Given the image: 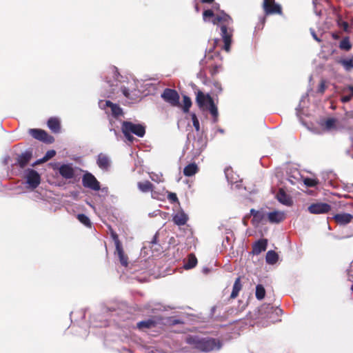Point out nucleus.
Wrapping results in <instances>:
<instances>
[{"label":"nucleus","instance_id":"b1692460","mask_svg":"<svg viewBox=\"0 0 353 353\" xmlns=\"http://www.w3.org/2000/svg\"><path fill=\"white\" fill-rule=\"evenodd\" d=\"M32 157V154L30 152H25L20 155L17 159V163L19 166L23 168H24L28 163L30 161Z\"/></svg>","mask_w":353,"mask_h":353},{"label":"nucleus","instance_id":"473e14b6","mask_svg":"<svg viewBox=\"0 0 353 353\" xmlns=\"http://www.w3.org/2000/svg\"><path fill=\"white\" fill-rule=\"evenodd\" d=\"M265 291L264 288L261 285H258L256 288V297L259 300H261L264 298Z\"/></svg>","mask_w":353,"mask_h":353},{"label":"nucleus","instance_id":"20e7f679","mask_svg":"<svg viewBox=\"0 0 353 353\" xmlns=\"http://www.w3.org/2000/svg\"><path fill=\"white\" fill-rule=\"evenodd\" d=\"M121 130L125 137L130 142H132L134 140L132 134L139 137H143L145 133V129L143 125L134 123L130 121H123L122 123Z\"/></svg>","mask_w":353,"mask_h":353},{"label":"nucleus","instance_id":"4be33fe9","mask_svg":"<svg viewBox=\"0 0 353 353\" xmlns=\"http://www.w3.org/2000/svg\"><path fill=\"white\" fill-rule=\"evenodd\" d=\"M48 126L53 132L57 133L60 131V121L57 118L49 119Z\"/></svg>","mask_w":353,"mask_h":353},{"label":"nucleus","instance_id":"aec40b11","mask_svg":"<svg viewBox=\"0 0 353 353\" xmlns=\"http://www.w3.org/2000/svg\"><path fill=\"white\" fill-rule=\"evenodd\" d=\"M267 247V241L265 239L259 240L253 245L252 252L254 254H259L265 251Z\"/></svg>","mask_w":353,"mask_h":353},{"label":"nucleus","instance_id":"72a5a7b5","mask_svg":"<svg viewBox=\"0 0 353 353\" xmlns=\"http://www.w3.org/2000/svg\"><path fill=\"white\" fill-rule=\"evenodd\" d=\"M341 63L347 71H350L353 68V59H347L341 61Z\"/></svg>","mask_w":353,"mask_h":353},{"label":"nucleus","instance_id":"c03bdc74","mask_svg":"<svg viewBox=\"0 0 353 353\" xmlns=\"http://www.w3.org/2000/svg\"><path fill=\"white\" fill-rule=\"evenodd\" d=\"M230 172H232V170H230V169H227V170H225V176H226V177H227L228 180L230 183H236V182H237V181H236V180H234V179H230L229 175H230Z\"/></svg>","mask_w":353,"mask_h":353},{"label":"nucleus","instance_id":"f704fd0d","mask_svg":"<svg viewBox=\"0 0 353 353\" xmlns=\"http://www.w3.org/2000/svg\"><path fill=\"white\" fill-rule=\"evenodd\" d=\"M77 219L85 226L90 227L91 225L90 220L86 215L83 214H79L77 215Z\"/></svg>","mask_w":353,"mask_h":353},{"label":"nucleus","instance_id":"a18cd8bd","mask_svg":"<svg viewBox=\"0 0 353 353\" xmlns=\"http://www.w3.org/2000/svg\"><path fill=\"white\" fill-rule=\"evenodd\" d=\"M351 99H352V97H351V96H350V95L343 96V97L341 98V101H342L343 103H347V102L350 101Z\"/></svg>","mask_w":353,"mask_h":353},{"label":"nucleus","instance_id":"dca6fc26","mask_svg":"<svg viewBox=\"0 0 353 353\" xmlns=\"http://www.w3.org/2000/svg\"><path fill=\"white\" fill-rule=\"evenodd\" d=\"M196 102L201 108L206 107L213 100L210 95H205L203 92H199L196 94Z\"/></svg>","mask_w":353,"mask_h":353},{"label":"nucleus","instance_id":"ddd939ff","mask_svg":"<svg viewBox=\"0 0 353 353\" xmlns=\"http://www.w3.org/2000/svg\"><path fill=\"white\" fill-rule=\"evenodd\" d=\"M330 210V206L327 203H314L308 208V210L312 214H322L327 212Z\"/></svg>","mask_w":353,"mask_h":353},{"label":"nucleus","instance_id":"7c9ffc66","mask_svg":"<svg viewBox=\"0 0 353 353\" xmlns=\"http://www.w3.org/2000/svg\"><path fill=\"white\" fill-rule=\"evenodd\" d=\"M139 189L143 192H148L152 190L153 185L150 181L139 182Z\"/></svg>","mask_w":353,"mask_h":353},{"label":"nucleus","instance_id":"c756f323","mask_svg":"<svg viewBox=\"0 0 353 353\" xmlns=\"http://www.w3.org/2000/svg\"><path fill=\"white\" fill-rule=\"evenodd\" d=\"M205 108H207L208 109L210 114L213 117L214 122H216L219 113H218V109H217L216 106L215 105L214 101L212 100L211 101V103H208V105L206 106Z\"/></svg>","mask_w":353,"mask_h":353},{"label":"nucleus","instance_id":"412c9836","mask_svg":"<svg viewBox=\"0 0 353 353\" xmlns=\"http://www.w3.org/2000/svg\"><path fill=\"white\" fill-rule=\"evenodd\" d=\"M276 199L280 203L284 205H291L292 201L290 197L282 189H280L276 194Z\"/></svg>","mask_w":353,"mask_h":353},{"label":"nucleus","instance_id":"423d86ee","mask_svg":"<svg viewBox=\"0 0 353 353\" xmlns=\"http://www.w3.org/2000/svg\"><path fill=\"white\" fill-rule=\"evenodd\" d=\"M161 97L172 106H176L179 103V95L174 90L165 89L162 93Z\"/></svg>","mask_w":353,"mask_h":353},{"label":"nucleus","instance_id":"603ef678","mask_svg":"<svg viewBox=\"0 0 353 353\" xmlns=\"http://www.w3.org/2000/svg\"><path fill=\"white\" fill-rule=\"evenodd\" d=\"M214 0H202V1L203 3H211Z\"/></svg>","mask_w":353,"mask_h":353},{"label":"nucleus","instance_id":"a211bd4d","mask_svg":"<svg viewBox=\"0 0 353 353\" xmlns=\"http://www.w3.org/2000/svg\"><path fill=\"white\" fill-rule=\"evenodd\" d=\"M30 134L37 140L48 141V135L44 130L39 129H30Z\"/></svg>","mask_w":353,"mask_h":353},{"label":"nucleus","instance_id":"5701e85b","mask_svg":"<svg viewBox=\"0 0 353 353\" xmlns=\"http://www.w3.org/2000/svg\"><path fill=\"white\" fill-rule=\"evenodd\" d=\"M193 150H194V155H199L201 151L205 147V142L203 140V139H199L196 141H194L193 144Z\"/></svg>","mask_w":353,"mask_h":353},{"label":"nucleus","instance_id":"6ab92c4d","mask_svg":"<svg viewBox=\"0 0 353 353\" xmlns=\"http://www.w3.org/2000/svg\"><path fill=\"white\" fill-rule=\"evenodd\" d=\"M188 219L187 214L183 210H179L174 214L173 221L177 225H183L186 223Z\"/></svg>","mask_w":353,"mask_h":353},{"label":"nucleus","instance_id":"1a4fd4ad","mask_svg":"<svg viewBox=\"0 0 353 353\" xmlns=\"http://www.w3.org/2000/svg\"><path fill=\"white\" fill-rule=\"evenodd\" d=\"M116 246V252L119 256L120 263L122 265L126 267L128 265V257L124 254L121 244L118 239V236L115 233L112 234Z\"/></svg>","mask_w":353,"mask_h":353},{"label":"nucleus","instance_id":"a878e982","mask_svg":"<svg viewBox=\"0 0 353 353\" xmlns=\"http://www.w3.org/2000/svg\"><path fill=\"white\" fill-rule=\"evenodd\" d=\"M197 264V259L196 256L191 254L188 256V260L184 262L183 267L185 270H189L194 268Z\"/></svg>","mask_w":353,"mask_h":353},{"label":"nucleus","instance_id":"8fccbe9b","mask_svg":"<svg viewBox=\"0 0 353 353\" xmlns=\"http://www.w3.org/2000/svg\"><path fill=\"white\" fill-rule=\"evenodd\" d=\"M349 90L350 91L351 94H350V96H351V97H353V86H350L348 88Z\"/></svg>","mask_w":353,"mask_h":353},{"label":"nucleus","instance_id":"864d4df0","mask_svg":"<svg viewBox=\"0 0 353 353\" xmlns=\"http://www.w3.org/2000/svg\"><path fill=\"white\" fill-rule=\"evenodd\" d=\"M208 272V270L207 268L203 269V272L207 273Z\"/></svg>","mask_w":353,"mask_h":353},{"label":"nucleus","instance_id":"c85d7f7f","mask_svg":"<svg viewBox=\"0 0 353 353\" xmlns=\"http://www.w3.org/2000/svg\"><path fill=\"white\" fill-rule=\"evenodd\" d=\"M155 322L152 319L140 321L137 323V327L140 330H144L154 327Z\"/></svg>","mask_w":353,"mask_h":353},{"label":"nucleus","instance_id":"9d476101","mask_svg":"<svg viewBox=\"0 0 353 353\" xmlns=\"http://www.w3.org/2000/svg\"><path fill=\"white\" fill-rule=\"evenodd\" d=\"M250 214L253 216L252 224L255 226H258L260 223H264L267 220V213L263 210H255L252 209Z\"/></svg>","mask_w":353,"mask_h":353},{"label":"nucleus","instance_id":"e433bc0d","mask_svg":"<svg viewBox=\"0 0 353 353\" xmlns=\"http://www.w3.org/2000/svg\"><path fill=\"white\" fill-rule=\"evenodd\" d=\"M55 154H56V152L54 150H48L46 153L45 156L41 160H39V162H46V161H48L49 159H50L51 158H52Z\"/></svg>","mask_w":353,"mask_h":353},{"label":"nucleus","instance_id":"f8f14e48","mask_svg":"<svg viewBox=\"0 0 353 353\" xmlns=\"http://www.w3.org/2000/svg\"><path fill=\"white\" fill-rule=\"evenodd\" d=\"M263 8L267 14H281V8L280 6L275 4L274 2H272L270 0H264L263 1Z\"/></svg>","mask_w":353,"mask_h":353},{"label":"nucleus","instance_id":"4c0bfd02","mask_svg":"<svg viewBox=\"0 0 353 353\" xmlns=\"http://www.w3.org/2000/svg\"><path fill=\"white\" fill-rule=\"evenodd\" d=\"M336 120L334 119H328L325 122V127L327 130H330L335 126Z\"/></svg>","mask_w":353,"mask_h":353},{"label":"nucleus","instance_id":"79ce46f5","mask_svg":"<svg viewBox=\"0 0 353 353\" xmlns=\"http://www.w3.org/2000/svg\"><path fill=\"white\" fill-rule=\"evenodd\" d=\"M214 16L213 12L211 10H207L203 12V20L206 21L208 17H212Z\"/></svg>","mask_w":353,"mask_h":353},{"label":"nucleus","instance_id":"3c124183","mask_svg":"<svg viewBox=\"0 0 353 353\" xmlns=\"http://www.w3.org/2000/svg\"><path fill=\"white\" fill-rule=\"evenodd\" d=\"M343 27L345 30H347V27H348V24L347 22H343Z\"/></svg>","mask_w":353,"mask_h":353},{"label":"nucleus","instance_id":"39448f33","mask_svg":"<svg viewBox=\"0 0 353 353\" xmlns=\"http://www.w3.org/2000/svg\"><path fill=\"white\" fill-rule=\"evenodd\" d=\"M25 178L28 187L34 189L40 184L41 177L39 173L32 169H28L25 172Z\"/></svg>","mask_w":353,"mask_h":353},{"label":"nucleus","instance_id":"bb28decb","mask_svg":"<svg viewBox=\"0 0 353 353\" xmlns=\"http://www.w3.org/2000/svg\"><path fill=\"white\" fill-rule=\"evenodd\" d=\"M279 259V256L276 252L273 250H270L267 252L265 260L267 263L270 265L275 264Z\"/></svg>","mask_w":353,"mask_h":353},{"label":"nucleus","instance_id":"2f4dec72","mask_svg":"<svg viewBox=\"0 0 353 353\" xmlns=\"http://www.w3.org/2000/svg\"><path fill=\"white\" fill-rule=\"evenodd\" d=\"M339 47L341 50H350L351 49L352 45L350 42L349 38L345 37L341 40L339 44Z\"/></svg>","mask_w":353,"mask_h":353},{"label":"nucleus","instance_id":"6e6552de","mask_svg":"<svg viewBox=\"0 0 353 353\" xmlns=\"http://www.w3.org/2000/svg\"><path fill=\"white\" fill-rule=\"evenodd\" d=\"M82 183L84 187L88 188L93 190H100V183L95 176L91 173H85L82 179Z\"/></svg>","mask_w":353,"mask_h":353},{"label":"nucleus","instance_id":"c9c22d12","mask_svg":"<svg viewBox=\"0 0 353 353\" xmlns=\"http://www.w3.org/2000/svg\"><path fill=\"white\" fill-rule=\"evenodd\" d=\"M191 105H192V101H191L190 99L187 96H184L183 97V112H188L189 111V109H190Z\"/></svg>","mask_w":353,"mask_h":353},{"label":"nucleus","instance_id":"0eeeda50","mask_svg":"<svg viewBox=\"0 0 353 353\" xmlns=\"http://www.w3.org/2000/svg\"><path fill=\"white\" fill-rule=\"evenodd\" d=\"M99 107L102 109L110 108L112 117L119 119V117L123 115L121 108L110 102V101H100L99 103Z\"/></svg>","mask_w":353,"mask_h":353},{"label":"nucleus","instance_id":"ea45409f","mask_svg":"<svg viewBox=\"0 0 353 353\" xmlns=\"http://www.w3.org/2000/svg\"><path fill=\"white\" fill-rule=\"evenodd\" d=\"M150 178L155 181V182H161L162 181V174H155L154 172H152L150 174Z\"/></svg>","mask_w":353,"mask_h":353},{"label":"nucleus","instance_id":"4468645a","mask_svg":"<svg viewBox=\"0 0 353 353\" xmlns=\"http://www.w3.org/2000/svg\"><path fill=\"white\" fill-rule=\"evenodd\" d=\"M97 163L101 169L107 170L110 167L111 160L108 155L101 153L98 155Z\"/></svg>","mask_w":353,"mask_h":353},{"label":"nucleus","instance_id":"f03ea898","mask_svg":"<svg viewBox=\"0 0 353 353\" xmlns=\"http://www.w3.org/2000/svg\"><path fill=\"white\" fill-rule=\"evenodd\" d=\"M212 22L214 24L220 26L221 35L224 43L223 49L226 52H229L233 32V29L231 27L232 24V18L225 12H221L214 17Z\"/></svg>","mask_w":353,"mask_h":353},{"label":"nucleus","instance_id":"393cba45","mask_svg":"<svg viewBox=\"0 0 353 353\" xmlns=\"http://www.w3.org/2000/svg\"><path fill=\"white\" fill-rule=\"evenodd\" d=\"M198 172V167L196 163H190L185 167L183 169V174L185 176H191Z\"/></svg>","mask_w":353,"mask_h":353},{"label":"nucleus","instance_id":"4d7b16f0","mask_svg":"<svg viewBox=\"0 0 353 353\" xmlns=\"http://www.w3.org/2000/svg\"><path fill=\"white\" fill-rule=\"evenodd\" d=\"M112 122H113V121H112V119H110V123H111V124H112Z\"/></svg>","mask_w":353,"mask_h":353},{"label":"nucleus","instance_id":"58836bf2","mask_svg":"<svg viewBox=\"0 0 353 353\" xmlns=\"http://www.w3.org/2000/svg\"><path fill=\"white\" fill-rule=\"evenodd\" d=\"M304 184L307 187H314L317 184V181L313 179L305 178Z\"/></svg>","mask_w":353,"mask_h":353},{"label":"nucleus","instance_id":"7ed1b4c3","mask_svg":"<svg viewBox=\"0 0 353 353\" xmlns=\"http://www.w3.org/2000/svg\"><path fill=\"white\" fill-rule=\"evenodd\" d=\"M188 342L202 352L219 350L221 347L219 341L210 337L191 336L188 339Z\"/></svg>","mask_w":353,"mask_h":353},{"label":"nucleus","instance_id":"de8ad7c7","mask_svg":"<svg viewBox=\"0 0 353 353\" xmlns=\"http://www.w3.org/2000/svg\"><path fill=\"white\" fill-rule=\"evenodd\" d=\"M325 84H324L323 82H321L320 85H319V91L320 92L323 93L325 91Z\"/></svg>","mask_w":353,"mask_h":353},{"label":"nucleus","instance_id":"5fc2aeb1","mask_svg":"<svg viewBox=\"0 0 353 353\" xmlns=\"http://www.w3.org/2000/svg\"><path fill=\"white\" fill-rule=\"evenodd\" d=\"M290 181L291 182V183L294 184V182L292 180V179H290Z\"/></svg>","mask_w":353,"mask_h":353},{"label":"nucleus","instance_id":"6e6d98bb","mask_svg":"<svg viewBox=\"0 0 353 353\" xmlns=\"http://www.w3.org/2000/svg\"><path fill=\"white\" fill-rule=\"evenodd\" d=\"M110 130L112 131V130H113V129L110 128ZM114 132L115 134H117V131L116 130H114Z\"/></svg>","mask_w":353,"mask_h":353},{"label":"nucleus","instance_id":"f257e3e1","mask_svg":"<svg viewBox=\"0 0 353 353\" xmlns=\"http://www.w3.org/2000/svg\"><path fill=\"white\" fill-rule=\"evenodd\" d=\"M110 70L111 77H107L105 81L107 85L110 87L108 97H109L112 94L117 93L119 90H121L123 94L127 98L133 99L137 97V81L134 79H131L128 81L125 85L124 81L120 79H123V77L119 75L117 69L114 67Z\"/></svg>","mask_w":353,"mask_h":353},{"label":"nucleus","instance_id":"9b49d317","mask_svg":"<svg viewBox=\"0 0 353 353\" xmlns=\"http://www.w3.org/2000/svg\"><path fill=\"white\" fill-rule=\"evenodd\" d=\"M285 218V212L279 210H274L267 213V219L271 223H279Z\"/></svg>","mask_w":353,"mask_h":353},{"label":"nucleus","instance_id":"cd10ccee","mask_svg":"<svg viewBox=\"0 0 353 353\" xmlns=\"http://www.w3.org/2000/svg\"><path fill=\"white\" fill-rule=\"evenodd\" d=\"M241 287L242 286H241V283L240 281V278H237L234 281L233 288H232V292L230 295V297L232 299H235L238 296L239 292L241 290Z\"/></svg>","mask_w":353,"mask_h":353},{"label":"nucleus","instance_id":"f3484780","mask_svg":"<svg viewBox=\"0 0 353 353\" xmlns=\"http://www.w3.org/2000/svg\"><path fill=\"white\" fill-rule=\"evenodd\" d=\"M60 174L66 179L73 178L74 173L73 168L70 165H63L59 168Z\"/></svg>","mask_w":353,"mask_h":353},{"label":"nucleus","instance_id":"09e8293b","mask_svg":"<svg viewBox=\"0 0 353 353\" xmlns=\"http://www.w3.org/2000/svg\"><path fill=\"white\" fill-rule=\"evenodd\" d=\"M214 86H215V88H216V89H218L219 91H221V90H222V89H221V84H220V83H216L214 84Z\"/></svg>","mask_w":353,"mask_h":353},{"label":"nucleus","instance_id":"37998d69","mask_svg":"<svg viewBox=\"0 0 353 353\" xmlns=\"http://www.w3.org/2000/svg\"><path fill=\"white\" fill-rule=\"evenodd\" d=\"M168 199L170 201V202L174 203L178 201L176 194L175 193L170 192L168 195Z\"/></svg>","mask_w":353,"mask_h":353},{"label":"nucleus","instance_id":"13d9d810","mask_svg":"<svg viewBox=\"0 0 353 353\" xmlns=\"http://www.w3.org/2000/svg\"><path fill=\"white\" fill-rule=\"evenodd\" d=\"M352 290L353 291V285L352 286Z\"/></svg>","mask_w":353,"mask_h":353},{"label":"nucleus","instance_id":"a19ab883","mask_svg":"<svg viewBox=\"0 0 353 353\" xmlns=\"http://www.w3.org/2000/svg\"><path fill=\"white\" fill-rule=\"evenodd\" d=\"M192 119L193 122V125L195 128L196 130L199 131V122L194 114L192 115Z\"/></svg>","mask_w":353,"mask_h":353},{"label":"nucleus","instance_id":"2eb2a0df","mask_svg":"<svg viewBox=\"0 0 353 353\" xmlns=\"http://www.w3.org/2000/svg\"><path fill=\"white\" fill-rule=\"evenodd\" d=\"M334 221L339 225H346L350 223L353 216L349 213H339L333 216Z\"/></svg>","mask_w":353,"mask_h":353},{"label":"nucleus","instance_id":"49530a36","mask_svg":"<svg viewBox=\"0 0 353 353\" xmlns=\"http://www.w3.org/2000/svg\"><path fill=\"white\" fill-rule=\"evenodd\" d=\"M310 31H311V34H312V35L313 38H314L316 41L320 42V41H321V40H320V39L316 36V34L315 32H314L313 30H312V29L310 30Z\"/></svg>","mask_w":353,"mask_h":353}]
</instances>
